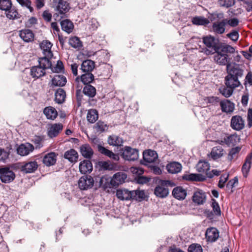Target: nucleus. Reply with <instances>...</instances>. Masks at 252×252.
Wrapping results in <instances>:
<instances>
[{
    "label": "nucleus",
    "mask_w": 252,
    "mask_h": 252,
    "mask_svg": "<svg viewBox=\"0 0 252 252\" xmlns=\"http://www.w3.org/2000/svg\"><path fill=\"white\" fill-rule=\"evenodd\" d=\"M235 52V49L230 45H224L215 52L213 58L215 63L220 65H226L230 63V58L227 53L232 54Z\"/></svg>",
    "instance_id": "obj_1"
},
{
    "label": "nucleus",
    "mask_w": 252,
    "mask_h": 252,
    "mask_svg": "<svg viewBox=\"0 0 252 252\" xmlns=\"http://www.w3.org/2000/svg\"><path fill=\"white\" fill-rule=\"evenodd\" d=\"M196 170L205 175L197 174H190L184 175L183 178L187 181H202L207 178V173L210 169V164L204 161H199L196 166Z\"/></svg>",
    "instance_id": "obj_2"
},
{
    "label": "nucleus",
    "mask_w": 252,
    "mask_h": 252,
    "mask_svg": "<svg viewBox=\"0 0 252 252\" xmlns=\"http://www.w3.org/2000/svg\"><path fill=\"white\" fill-rule=\"evenodd\" d=\"M171 185L168 180H160L154 190L155 194L160 198H165L169 194L168 187Z\"/></svg>",
    "instance_id": "obj_3"
},
{
    "label": "nucleus",
    "mask_w": 252,
    "mask_h": 252,
    "mask_svg": "<svg viewBox=\"0 0 252 252\" xmlns=\"http://www.w3.org/2000/svg\"><path fill=\"white\" fill-rule=\"evenodd\" d=\"M203 42L206 46L203 49L204 52L206 55H210L214 53L219 49L217 46V40L213 36H206L203 37Z\"/></svg>",
    "instance_id": "obj_4"
},
{
    "label": "nucleus",
    "mask_w": 252,
    "mask_h": 252,
    "mask_svg": "<svg viewBox=\"0 0 252 252\" xmlns=\"http://www.w3.org/2000/svg\"><path fill=\"white\" fill-rule=\"evenodd\" d=\"M122 151V157L125 160L135 161L139 158V151L136 149L125 146Z\"/></svg>",
    "instance_id": "obj_5"
},
{
    "label": "nucleus",
    "mask_w": 252,
    "mask_h": 252,
    "mask_svg": "<svg viewBox=\"0 0 252 252\" xmlns=\"http://www.w3.org/2000/svg\"><path fill=\"white\" fill-rule=\"evenodd\" d=\"M14 173L8 167L0 168V180L2 183H9L15 179Z\"/></svg>",
    "instance_id": "obj_6"
},
{
    "label": "nucleus",
    "mask_w": 252,
    "mask_h": 252,
    "mask_svg": "<svg viewBox=\"0 0 252 252\" xmlns=\"http://www.w3.org/2000/svg\"><path fill=\"white\" fill-rule=\"evenodd\" d=\"M83 94L89 97L88 102L91 105H94L96 103V100L93 98L95 96L96 92L94 87L91 85H85L83 89Z\"/></svg>",
    "instance_id": "obj_7"
},
{
    "label": "nucleus",
    "mask_w": 252,
    "mask_h": 252,
    "mask_svg": "<svg viewBox=\"0 0 252 252\" xmlns=\"http://www.w3.org/2000/svg\"><path fill=\"white\" fill-rule=\"evenodd\" d=\"M78 183L81 190H87L93 187L94 180L91 176H83L80 178Z\"/></svg>",
    "instance_id": "obj_8"
},
{
    "label": "nucleus",
    "mask_w": 252,
    "mask_h": 252,
    "mask_svg": "<svg viewBox=\"0 0 252 252\" xmlns=\"http://www.w3.org/2000/svg\"><path fill=\"white\" fill-rule=\"evenodd\" d=\"M240 136L236 133L232 134H227L225 137H224L223 140H218L216 142L221 144L224 143L225 144L229 146H234L240 142Z\"/></svg>",
    "instance_id": "obj_9"
},
{
    "label": "nucleus",
    "mask_w": 252,
    "mask_h": 252,
    "mask_svg": "<svg viewBox=\"0 0 252 252\" xmlns=\"http://www.w3.org/2000/svg\"><path fill=\"white\" fill-rule=\"evenodd\" d=\"M127 177L126 173L122 172H117L115 174L110 182V184L112 187H117L119 185L125 182V180Z\"/></svg>",
    "instance_id": "obj_10"
},
{
    "label": "nucleus",
    "mask_w": 252,
    "mask_h": 252,
    "mask_svg": "<svg viewBox=\"0 0 252 252\" xmlns=\"http://www.w3.org/2000/svg\"><path fill=\"white\" fill-rule=\"evenodd\" d=\"M230 126L234 130H240L244 127V120L240 116H234L231 118Z\"/></svg>",
    "instance_id": "obj_11"
},
{
    "label": "nucleus",
    "mask_w": 252,
    "mask_h": 252,
    "mask_svg": "<svg viewBox=\"0 0 252 252\" xmlns=\"http://www.w3.org/2000/svg\"><path fill=\"white\" fill-rule=\"evenodd\" d=\"M227 75L238 78L243 75V71L240 69L237 64L232 65L231 63H228L226 66Z\"/></svg>",
    "instance_id": "obj_12"
},
{
    "label": "nucleus",
    "mask_w": 252,
    "mask_h": 252,
    "mask_svg": "<svg viewBox=\"0 0 252 252\" xmlns=\"http://www.w3.org/2000/svg\"><path fill=\"white\" fill-rule=\"evenodd\" d=\"M57 156V154L52 152L45 154L42 158L43 163L48 167L54 165L56 163Z\"/></svg>",
    "instance_id": "obj_13"
},
{
    "label": "nucleus",
    "mask_w": 252,
    "mask_h": 252,
    "mask_svg": "<svg viewBox=\"0 0 252 252\" xmlns=\"http://www.w3.org/2000/svg\"><path fill=\"white\" fill-rule=\"evenodd\" d=\"M38 167V164L36 160L29 161L25 162L22 166V171L26 173L34 172Z\"/></svg>",
    "instance_id": "obj_14"
},
{
    "label": "nucleus",
    "mask_w": 252,
    "mask_h": 252,
    "mask_svg": "<svg viewBox=\"0 0 252 252\" xmlns=\"http://www.w3.org/2000/svg\"><path fill=\"white\" fill-rule=\"evenodd\" d=\"M226 20L217 21L213 23L212 30L216 34H222L225 32Z\"/></svg>",
    "instance_id": "obj_15"
},
{
    "label": "nucleus",
    "mask_w": 252,
    "mask_h": 252,
    "mask_svg": "<svg viewBox=\"0 0 252 252\" xmlns=\"http://www.w3.org/2000/svg\"><path fill=\"white\" fill-rule=\"evenodd\" d=\"M219 237V232L215 227L208 228L206 231L205 237L207 241L215 242Z\"/></svg>",
    "instance_id": "obj_16"
},
{
    "label": "nucleus",
    "mask_w": 252,
    "mask_h": 252,
    "mask_svg": "<svg viewBox=\"0 0 252 252\" xmlns=\"http://www.w3.org/2000/svg\"><path fill=\"white\" fill-rule=\"evenodd\" d=\"M157 153L153 150H148L143 152V157L144 164L150 163L156 161L158 158Z\"/></svg>",
    "instance_id": "obj_17"
},
{
    "label": "nucleus",
    "mask_w": 252,
    "mask_h": 252,
    "mask_svg": "<svg viewBox=\"0 0 252 252\" xmlns=\"http://www.w3.org/2000/svg\"><path fill=\"white\" fill-rule=\"evenodd\" d=\"M63 125L61 123L52 125L48 129V136L51 138L57 137L63 130Z\"/></svg>",
    "instance_id": "obj_18"
},
{
    "label": "nucleus",
    "mask_w": 252,
    "mask_h": 252,
    "mask_svg": "<svg viewBox=\"0 0 252 252\" xmlns=\"http://www.w3.org/2000/svg\"><path fill=\"white\" fill-rule=\"evenodd\" d=\"M34 150V146L29 143L22 144L17 149V153L21 156H25L29 155Z\"/></svg>",
    "instance_id": "obj_19"
},
{
    "label": "nucleus",
    "mask_w": 252,
    "mask_h": 252,
    "mask_svg": "<svg viewBox=\"0 0 252 252\" xmlns=\"http://www.w3.org/2000/svg\"><path fill=\"white\" fill-rule=\"evenodd\" d=\"M79 168L81 174L90 173L93 170V164L90 160H84L80 162Z\"/></svg>",
    "instance_id": "obj_20"
},
{
    "label": "nucleus",
    "mask_w": 252,
    "mask_h": 252,
    "mask_svg": "<svg viewBox=\"0 0 252 252\" xmlns=\"http://www.w3.org/2000/svg\"><path fill=\"white\" fill-rule=\"evenodd\" d=\"M46 74L45 70L42 67L37 65L31 67L30 74L34 80H36Z\"/></svg>",
    "instance_id": "obj_21"
},
{
    "label": "nucleus",
    "mask_w": 252,
    "mask_h": 252,
    "mask_svg": "<svg viewBox=\"0 0 252 252\" xmlns=\"http://www.w3.org/2000/svg\"><path fill=\"white\" fill-rule=\"evenodd\" d=\"M80 152L82 156L86 158H91L94 154L93 150L88 144L81 145L80 147Z\"/></svg>",
    "instance_id": "obj_22"
},
{
    "label": "nucleus",
    "mask_w": 252,
    "mask_h": 252,
    "mask_svg": "<svg viewBox=\"0 0 252 252\" xmlns=\"http://www.w3.org/2000/svg\"><path fill=\"white\" fill-rule=\"evenodd\" d=\"M97 149L98 152L101 154L105 155L114 160L118 161L119 160L120 158L119 155L114 153L112 151L109 150L102 146L98 145Z\"/></svg>",
    "instance_id": "obj_23"
},
{
    "label": "nucleus",
    "mask_w": 252,
    "mask_h": 252,
    "mask_svg": "<svg viewBox=\"0 0 252 252\" xmlns=\"http://www.w3.org/2000/svg\"><path fill=\"white\" fill-rule=\"evenodd\" d=\"M252 163V153L249 154L245 159V161L242 167V172L243 176L246 178L248 176Z\"/></svg>",
    "instance_id": "obj_24"
},
{
    "label": "nucleus",
    "mask_w": 252,
    "mask_h": 252,
    "mask_svg": "<svg viewBox=\"0 0 252 252\" xmlns=\"http://www.w3.org/2000/svg\"><path fill=\"white\" fill-rule=\"evenodd\" d=\"M220 106L221 111L226 113H231L234 111L235 105L227 99H224L220 101Z\"/></svg>",
    "instance_id": "obj_25"
},
{
    "label": "nucleus",
    "mask_w": 252,
    "mask_h": 252,
    "mask_svg": "<svg viewBox=\"0 0 252 252\" xmlns=\"http://www.w3.org/2000/svg\"><path fill=\"white\" fill-rule=\"evenodd\" d=\"M53 44L48 40H43L40 44V48L45 56L52 57L53 53L51 51V48Z\"/></svg>",
    "instance_id": "obj_26"
},
{
    "label": "nucleus",
    "mask_w": 252,
    "mask_h": 252,
    "mask_svg": "<svg viewBox=\"0 0 252 252\" xmlns=\"http://www.w3.org/2000/svg\"><path fill=\"white\" fill-rule=\"evenodd\" d=\"M19 36L26 42H32L34 39V34L29 29H24L20 31Z\"/></svg>",
    "instance_id": "obj_27"
},
{
    "label": "nucleus",
    "mask_w": 252,
    "mask_h": 252,
    "mask_svg": "<svg viewBox=\"0 0 252 252\" xmlns=\"http://www.w3.org/2000/svg\"><path fill=\"white\" fill-rule=\"evenodd\" d=\"M63 157L69 162L75 163L78 160V154L74 149H70L65 152Z\"/></svg>",
    "instance_id": "obj_28"
},
{
    "label": "nucleus",
    "mask_w": 252,
    "mask_h": 252,
    "mask_svg": "<svg viewBox=\"0 0 252 252\" xmlns=\"http://www.w3.org/2000/svg\"><path fill=\"white\" fill-rule=\"evenodd\" d=\"M225 85L227 87L235 89L240 85L238 78L227 75L225 77Z\"/></svg>",
    "instance_id": "obj_29"
},
{
    "label": "nucleus",
    "mask_w": 252,
    "mask_h": 252,
    "mask_svg": "<svg viewBox=\"0 0 252 252\" xmlns=\"http://www.w3.org/2000/svg\"><path fill=\"white\" fill-rule=\"evenodd\" d=\"M225 151L221 146H216L212 148L210 153V157L214 160H216L222 157Z\"/></svg>",
    "instance_id": "obj_30"
},
{
    "label": "nucleus",
    "mask_w": 252,
    "mask_h": 252,
    "mask_svg": "<svg viewBox=\"0 0 252 252\" xmlns=\"http://www.w3.org/2000/svg\"><path fill=\"white\" fill-rule=\"evenodd\" d=\"M95 67V63L91 60H86L83 62L81 69L84 73L91 72Z\"/></svg>",
    "instance_id": "obj_31"
},
{
    "label": "nucleus",
    "mask_w": 252,
    "mask_h": 252,
    "mask_svg": "<svg viewBox=\"0 0 252 252\" xmlns=\"http://www.w3.org/2000/svg\"><path fill=\"white\" fill-rule=\"evenodd\" d=\"M131 191L126 189H118L116 192V196L122 200L132 199Z\"/></svg>",
    "instance_id": "obj_32"
},
{
    "label": "nucleus",
    "mask_w": 252,
    "mask_h": 252,
    "mask_svg": "<svg viewBox=\"0 0 252 252\" xmlns=\"http://www.w3.org/2000/svg\"><path fill=\"white\" fill-rule=\"evenodd\" d=\"M173 196L178 200H183L187 195V191L181 187L175 188L172 191Z\"/></svg>",
    "instance_id": "obj_33"
},
{
    "label": "nucleus",
    "mask_w": 252,
    "mask_h": 252,
    "mask_svg": "<svg viewBox=\"0 0 252 252\" xmlns=\"http://www.w3.org/2000/svg\"><path fill=\"white\" fill-rule=\"evenodd\" d=\"M206 199L205 193L201 190H199L194 192L192 199L193 201L198 204H203Z\"/></svg>",
    "instance_id": "obj_34"
},
{
    "label": "nucleus",
    "mask_w": 252,
    "mask_h": 252,
    "mask_svg": "<svg viewBox=\"0 0 252 252\" xmlns=\"http://www.w3.org/2000/svg\"><path fill=\"white\" fill-rule=\"evenodd\" d=\"M182 165L177 162H173L166 165V169L171 174H176L180 172L182 170Z\"/></svg>",
    "instance_id": "obj_35"
},
{
    "label": "nucleus",
    "mask_w": 252,
    "mask_h": 252,
    "mask_svg": "<svg viewBox=\"0 0 252 252\" xmlns=\"http://www.w3.org/2000/svg\"><path fill=\"white\" fill-rule=\"evenodd\" d=\"M67 82L66 77L63 75H56L52 79V85L54 86H64Z\"/></svg>",
    "instance_id": "obj_36"
},
{
    "label": "nucleus",
    "mask_w": 252,
    "mask_h": 252,
    "mask_svg": "<svg viewBox=\"0 0 252 252\" xmlns=\"http://www.w3.org/2000/svg\"><path fill=\"white\" fill-rule=\"evenodd\" d=\"M43 113L48 119L54 120L58 116L56 109L52 106L46 107L44 108Z\"/></svg>",
    "instance_id": "obj_37"
},
{
    "label": "nucleus",
    "mask_w": 252,
    "mask_h": 252,
    "mask_svg": "<svg viewBox=\"0 0 252 252\" xmlns=\"http://www.w3.org/2000/svg\"><path fill=\"white\" fill-rule=\"evenodd\" d=\"M61 26L62 30L68 33H71L74 28L73 23L68 19L62 21L61 22Z\"/></svg>",
    "instance_id": "obj_38"
},
{
    "label": "nucleus",
    "mask_w": 252,
    "mask_h": 252,
    "mask_svg": "<svg viewBox=\"0 0 252 252\" xmlns=\"http://www.w3.org/2000/svg\"><path fill=\"white\" fill-rule=\"evenodd\" d=\"M55 95V101L58 104H62L65 100L66 93L64 90L59 88L56 91Z\"/></svg>",
    "instance_id": "obj_39"
},
{
    "label": "nucleus",
    "mask_w": 252,
    "mask_h": 252,
    "mask_svg": "<svg viewBox=\"0 0 252 252\" xmlns=\"http://www.w3.org/2000/svg\"><path fill=\"white\" fill-rule=\"evenodd\" d=\"M108 143L110 145L114 146H120L122 145L123 141L122 138L116 135L109 136Z\"/></svg>",
    "instance_id": "obj_40"
},
{
    "label": "nucleus",
    "mask_w": 252,
    "mask_h": 252,
    "mask_svg": "<svg viewBox=\"0 0 252 252\" xmlns=\"http://www.w3.org/2000/svg\"><path fill=\"white\" fill-rule=\"evenodd\" d=\"M56 10L60 14H64L68 10V4L64 0H59L56 6Z\"/></svg>",
    "instance_id": "obj_41"
},
{
    "label": "nucleus",
    "mask_w": 252,
    "mask_h": 252,
    "mask_svg": "<svg viewBox=\"0 0 252 252\" xmlns=\"http://www.w3.org/2000/svg\"><path fill=\"white\" fill-rule=\"evenodd\" d=\"M69 44L73 48L77 50L83 47V44L80 38L77 36L71 37L69 39Z\"/></svg>",
    "instance_id": "obj_42"
},
{
    "label": "nucleus",
    "mask_w": 252,
    "mask_h": 252,
    "mask_svg": "<svg viewBox=\"0 0 252 252\" xmlns=\"http://www.w3.org/2000/svg\"><path fill=\"white\" fill-rule=\"evenodd\" d=\"M80 80L84 85H90L94 80V75L91 72L85 73L80 76Z\"/></svg>",
    "instance_id": "obj_43"
},
{
    "label": "nucleus",
    "mask_w": 252,
    "mask_h": 252,
    "mask_svg": "<svg viewBox=\"0 0 252 252\" xmlns=\"http://www.w3.org/2000/svg\"><path fill=\"white\" fill-rule=\"evenodd\" d=\"M52 57L44 56L39 60V66L42 67L45 70L46 69L51 67L52 63L49 59Z\"/></svg>",
    "instance_id": "obj_44"
},
{
    "label": "nucleus",
    "mask_w": 252,
    "mask_h": 252,
    "mask_svg": "<svg viewBox=\"0 0 252 252\" xmlns=\"http://www.w3.org/2000/svg\"><path fill=\"white\" fill-rule=\"evenodd\" d=\"M192 23L195 25L205 26L209 23V21L204 17L196 16L192 19Z\"/></svg>",
    "instance_id": "obj_45"
},
{
    "label": "nucleus",
    "mask_w": 252,
    "mask_h": 252,
    "mask_svg": "<svg viewBox=\"0 0 252 252\" xmlns=\"http://www.w3.org/2000/svg\"><path fill=\"white\" fill-rule=\"evenodd\" d=\"M5 14L7 18L11 20L18 19L21 17L17 10L12 7L6 12Z\"/></svg>",
    "instance_id": "obj_46"
},
{
    "label": "nucleus",
    "mask_w": 252,
    "mask_h": 252,
    "mask_svg": "<svg viewBox=\"0 0 252 252\" xmlns=\"http://www.w3.org/2000/svg\"><path fill=\"white\" fill-rule=\"evenodd\" d=\"M87 120L91 123H94L98 119V113L95 109L90 110L87 116Z\"/></svg>",
    "instance_id": "obj_47"
},
{
    "label": "nucleus",
    "mask_w": 252,
    "mask_h": 252,
    "mask_svg": "<svg viewBox=\"0 0 252 252\" xmlns=\"http://www.w3.org/2000/svg\"><path fill=\"white\" fill-rule=\"evenodd\" d=\"M132 199L140 200L145 198V192L143 190H133L131 191Z\"/></svg>",
    "instance_id": "obj_48"
},
{
    "label": "nucleus",
    "mask_w": 252,
    "mask_h": 252,
    "mask_svg": "<svg viewBox=\"0 0 252 252\" xmlns=\"http://www.w3.org/2000/svg\"><path fill=\"white\" fill-rule=\"evenodd\" d=\"M233 89L231 88H229L226 86V87H222L219 89L220 92L222 95H223L225 97H228L230 96L233 92Z\"/></svg>",
    "instance_id": "obj_49"
},
{
    "label": "nucleus",
    "mask_w": 252,
    "mask_h": 252,
    "mask_svg": "<svg viewBox=\"0 0 252 252\" xmlns=\"http://www.w3.org/2000/svg\"><path fill=\"white\" fill-rule=\"evenodd\" d=\"M12 7V2L10 0H0V9L6 12Z\"/></svg>",
    "instance_id": "obj_50"
},
{
    "label": "nucleus",
    "mask_w": 252,
    "mask_h": 252,
    "mask_svg": "<svg viewBox=\"0 0 252 252\" xmlns=\"http://www.w3.org/2000/svg\"><path fill=\"white\" fill-rule=\"evenodd\" d=\"M241 148L240 147H236L232 148L228 155V159L230 161L232 160L234 158L237 157V155L240 152Z\"/></svg>",
    "instance_id": "obj_51"
},
{
    "label": "nucleus",
    "mask_w": 252,
    "mask_h": 252,
    "mask_svg": "<svg viewBox=\"0 0 252 252\" xmlns=\"http://www.w3.org/2000/svg\"><path fill=\"white\" fill-rule=\"evenodd\" d=\"M94 128L97 132L101 133L104 132L107 128V126L104 122L98 121L94 126Z\"/></svg>",
    "instance_id": "obj_52"
},
{
    "label": "nucleus",
    "mask_w": 252,
    "mask_h": 252,
    "mask_svg": "<svg viewBox=\"0 0 252 252\" xmlns=\"http://www.w3.org/2000/svg\"><path fill=\"white\" fill-rule=\"evenodd\" d=\"M211 207L213 208V211L216 215L220 216L221 214V211L218 203L215 199H212Z\"/></svg>",
    "instance_id": "obj_53"
},
{
    "label": "nucleus",
    "mask_w": 252,
    "mask_h": 252,
    "mask_svg": "<svg viewBox=\"0 0 252 252\" xmlns=\"http://www.w3.org/2000/svg\"><path fill=\"white\" fill-rule=\"evenodd\" d=\"M44 138L41 136H35L32 140V142L35 145V149H40L43 147Z\"/></svg>",
    "instance_id": "obj_54"
},
{
    "label": "nucleus",
    "mask_w": 252,
    "mask_h": 252,
    "mask_svg": "<svg viewBox=\"0 0 252 252\" xmlns=\"http://www.w3.org/2000/svg\"><path fill=\"white\" fill-rule=\"evenodd\" d=\"M204 100L208 103H210L213 105H218L219 103L220 104V99L217 96H209L206 97Z\"/></svg>",
    "instance_id": "obj_55"
},
{
    "label": "nucleus",
    "mask_w": 252,
    "mask_h": 252,
    "mask_svg": "<svg viewBox=\"0 0 252 252\" xmlns=\"http://www.w3.org/2000/svg\"><path fill=\"white\" fill-rule=\"evenodd\" d=\"M218 3L220 6L226 8L230 7L235 4L234 0H219Z\"/></svg>",
    "instance_id": "obj_56"
},
{
    "label": "nucleus",
    "mask_w": 252,
    "mask_h": 252,
    "mask_svg": "<svg viewBox=\"0 0 252 252\" xmlns=\"http://www.w3.org/2000/svg\"><path fill=\"white\" fill-rule=\"evenodd\" d=\"M17 2L22 6L28 8L30 12H32L33 9L31 6L32 2L30 0H17Z\"/></svg>",
    "instance_id": "obj_57"
},
{
    "label": "nucleus",
    "mask_w": 252,
    "mask_h": 252,
    "mask_svg": "<svg viewBox=\"0 0 252 252\" xmlns=\"http://www.w3.org/2000/svg\"><path fill=\"white\" fill-rule=\"evenodd\" d=\"M189 252H203L201 246L199 244H192L188 248Z\"/></svg>",
    "instance_id": "obj_58"
},
{
    "label": "nucleus",
    "mask_w": 252,
    "mask_h": 252,
    "mask_svg": "<svg viewBox=\"0 0 252 252\" xmlns=\"http://www.w3.org/2000/svg\"><path fill=\"white\" fill-rule=\"evenodd\" d=\"M229 175L228 174H224L221 175L218 183V187L222 189L224 188L225 183L228 180Z\"/></svg>",
    "instance_id": "obj_59"
},
{
    "label": "nucleus",
    "mask_w": 252,
    "mask_h": 252,
    "mask_svg": "<svg viewBox=\"0 0 252 252\" xmlns=\"http://www.w3.org/2000/svg\"><path fill=\"white\" fill-rule=\"evenodd\" d=\"M64 66L63 62L60 60L58 61L56 66L52 68L53 71L57 73L62 72Z\"/></svg>",
    "instance_id": "obj_60"
},
{
    "label": "nucleus",
    "mask_w": 252,
    "mask_h": 252,
    "mask_svg": "<svg viewBox=\"0 0 252 252\" xmlns=\"http://www.w3.org/2000/svg\"><path fill=\"white\" fill-rule=\"evenodd\" d=\"M226 36L232 40L236 41L238 39L239 33L237 31L233 30L230 33L227 34Z\"/></svg>",
    "instance_id": "obj_61"
},
{
    "label": "nucleus",
    "mask_w": 252,
    "mask_h": 252,
    "mask_svg": "<svg viewBox=\"0 0 252 252\" xmlns=\"http://www.w3.org/2000/svg\"><path fill=\"white\" fill-rule=\"evenodd\" d=\"M238 182V180L237 177H234L233 179L230 180L228 181L227 184H226V188L227 189H232L235 185L237 184Z\"/></svg>",
    "instance_id": "obj_62"
},
{
    "label": "nucleus",
    "mask_w": 252,
    "mask_h": 252,
    "mask_svg": "<svg viewBox=\"0 0 252 252\" xmlns=\"http://www.w3.org/2000/svg\"><path fill=\"white\" fill-rule=\"evenodd\" d=\"M225 19L226 20V24H228L230 27H235L237 26L239 23V20L236 18H233L230 19Z\"/></svg>",
    "instance_id": "obj_63"
},
{
    "label": "nucleus",
    "mask_w": 252,
    "mask_h": 252,
    "mask_svg": "<svg viewBox=\"0 0 252 252\" xmlns=\"http://www.w3.org/2000/svg\"><path fill=\"white\" fill-rule=\"evenodd\" d=\"M42 15L44 20L47 22H49L51 21L52 16L49 10H47L44 11Z\"/></svg>",
    "instance_id": "obj_64"
}]
</instances>
